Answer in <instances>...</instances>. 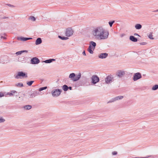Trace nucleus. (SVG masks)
<instances>
[{"mask_svg": "<svg viewBox=\"0 0 158 158\" xmlns=\"http://www.w3.org/2000/svg\"><path fill=\"white\" fill-rule=\"evenodd\" d=\"M104 29V28L102 27H99L95 29L92 32L93 35L96 38L98 39L100 35V34L102 33V31H103Z\"/></svg>", "mask_w": 158, "mask_h": 158, "instance_id": "f257e3e1", "label": "nucleus"}, {"mask_svg": "<svg viewBox=\"0 0 158 158\" xmlns=\"http://www.w3.org/2000/svg\"><path fill=\"white\" fill-rule=\"evenodd\" d=\"M100 34L98 39L100 40H105L108 38L109 33L108 31L104 29Z\"/></svg>", "mask_w": 158, "mask_h": 158, "instance_id": "f03ea898", "label": "nucleus"}, {"mask_svg": "<svg viewBox=\"0 0 158 158\" xmlns=\"http://www.w3.org/2000/svg\"><path fill=\"white\" fill-rule=\"evenodd\" d=\"M24 77H27V73L23 72V71L19 72L16 75H15V78L19 79H22Z\"/></svg>", "mask_w": 158, "mask_h": 158, "instance_id": "7ed1b4c3", "label": "nucleus"}, {"mask_svg": "<svg viewBox=\"0 0 158 158\" xmlns=\"http://www.w3.org/2000/svg\"><path fill=\"white\" fill-rule=\"evenodd\" d=\"M61 90L57 89H54L51 91V94L52 96L54 97H57L59 96L61 93Z\"/></svg>", "mask_w": 158, "mask_h": 158, "instance_id": "20e7f679", "label": "nucleus"}, {"mask_svg": "<svg viewBox=\"0 0 158 158\" xmlns=\"http://www.w3.org/2000/svg\"><path fill=\"white\" fill-rule=\"evenodd\" d=\"M123 98V96H119L114 98L110 99L109 101H108L107 103H112L115 102L119 100L122 99Z\"/></svg>", "mask_w": 158, "mask_h": 158, "instance_id": "39448f33", "label": "nucleus"}, {"mask_svg": "<svg viewBox=\"0 0 158 158\" xmlns=\"http://www.w3.org/2000/svg\"><path fill=\"white\" fill-rule=\"evenodd\" d=\"M114 80V77L112 75H110L106 77L105 81V82L107 84H108L112 82Z\"/></svg>", "mask_w": 158, "mask_h": 158, "instance_id": "423d86ee", "label": "nucleus"}, {"mask_svg": "<svg viewBox=\"0 0 158 158\" xmlns=\"http://www.w3.org/2000/svg\"><path fill=\"white\" fill-rule=\"evenodd\" d=\"M91 80L92 83L95 84L99 82V78L97 75H94L92 77Z\"/></svg>", "mask_w": 158, "mask_h": 158, "instance_id": "0eeeda50", "label": "nucleus"}, {"mask_svg": "<svg viewBox=\"0 0 158 158\" xmlns=\"http://www.w3.org/2000/svg\"><path fill=\"white\" fill-rule=\"evenodd\" d=\"M73 31L71 28H68L66 29L65 34L67 37H70L73 35Z\"/></svg>", "mask_w": 158, "mask_h": 158, "instance_id": "6e6552de", "label": "nucleus"}, {"mask_svg": "<svg viewBox=\"0 0 158 158\" xmlns=\"http://www.w3.org/2000/svg\"><path fill=\"white\" fill-rule=\"evenodd\" d=\"M142 77L141 74L139 73H135L133 77V80L135 81Z\"/></svg>", "mask_w": 158, "mask_h": 158, "instance_id": "1a4fd4ad", "label": "nucleus"}, {"mask_svg": "<svg viewBox=\"0 0 158 158\" xmlns=\"http://www.w3.org/2000/svg\"><path fill=\"white\" fill-rule=\"evenodd\" d=\"M125 74V72L124 71L119 70L116 72V75L119 77L121 78L123 77Z\"/></svg>", "mask_w": 158, "mask_h": 158, "instance_id": "9d476101", "label": "nucleus"}, {"mask_svg": "<svg viewBox=\"0 0 158 158\" xmlns=\"http://www.w3.org/2000/svg\"><path fill=\"white\" fill-rule=\"evenodd\" d=\"M31 61L32 64H38L40 61L38 58L35 57L31 59Z\"/></svg>", "mask_w": 158, "mask_h": 158, "instance_id": "9b49d317", "label": "nucleus"}, {"mask_svg": "<svg viewBox=\"0 0 158 158\" xmlns=\"http://www.w3.org/2000/svg\"><path fill=\"white\" fill-rule=\"evenodd\" d=\"M39 94V93L36 91H33L32 93L30 94L29 96L30 98H32Z\"/></svg>", "mask_w": 158, "mask_h": 158, "instance_id": "f8f14e48", "label": "nucleus"}, {"mask_svg": "<svg viewBox=\"0 0 158 158\" xmlns=\"http://www.w3.org/2000/svg\"><path fill=\"white\" fill-rule=\"evenodd\" d=\"M108 55V54L106 53H101L98 55V57L100 59H104L106 58Z\"/></svg>", "mask_w": 158, "mask_h": 158, "instance_id": "ddd939ff", "label": "nucleus"}, {"mask_svg": "<svg viewBox=\"0 0 158 158\" xmlns=\"http://www.w3.org/2000/svg\"><path fill=\"white\" fill-rule=\"evenodd\" d=\"M81 77V73H79L78 75H76L74 78L73 79V81H76L78 80Z\"/></svg>", "mask_w": 158, "mask_h": 158, "instance_id": "4468645a", "label": "nucleus"}, {"mask_svg": "<svg viewBox=\"0 0 158 158\" xmlns=\"http://www.w3.org/2000/svg\"><path fill=\"white\" fill-rule=\"evenodd\" d=\"M96 45V44L95 42L92 41L90 42L89 46H90L91 48H93V50L94 49Z\"/></svg>", "mask_w": 158, "mask_h": 158, "instance_id": "2eb2a0df", "label": "nucleus"}, {"mask_svg": "<svg viewBox=\"0 0 158 158\" xmlns=\"http://www.w3.org/2000/svg\"><path fill=\"white\" fill-rule=\"evenodd\" d=\"M129 39L132 42H136L137 41V39L134 36L131 35L130 36Z\"/></svg>", "mask_w": 158, "mask_h": 158, "instance_id": "dca6fc26", "label": "nucleus"}, {"mask_svg": "<svg viewBox=\"0 0 158 158\" xmlns=\"http://www.w3.org/2000/svg\"><path fill=\"white\" fill-rule=\"evenodd\" d=\"M42 42L41 39L40 38H38L36 40L35 44L36 45H38L41 44Z\"/></svg>", "mask_w": 158, "mask_h": 158, "instance_id": "f3484780", "label": "nucleus"}, {"mask_svg": "<svg viewBox=\"0 0 158 158\" xmlns=\"http://www.w3.org/2000/svg\"><path fill=\"white\" fill-rule=\"evenodd\" d=\"M55 60V59H49L45 61H43V62H45L46 63H50Z\"/></svg>", "mask_w": 158, "mask_h": 158, "instance_id": "a211bd4d", "label": "nucleus"}, {"mask_svg": "<svg viewBox=\"0 0 158 158\" xmlns=\"http://www.w3.org/2000/svg\"><path fill=\"white\" fill-rule=\"evenodd\" d=\"M17 39L19 40L25 41L27 40V38H25L23 37H18Z\"/></svg>", "mask_w": 158, "mask_h": 158, "instance_id": "6ab92c4d", "label": "nucleus"}, {"mask_svg": "<svg viewBox=\"0 0 158 158\" xmlns=\"http://www.w3.org/2000/svg\"><path fill=\"white\" fill-rule=\"evenodd\" d=\"M142 26L140 24H137L135 25V28L137 30L140 29L142 28Z\"/></svg>", "mask_w": 158, "mask_h": 158, "instance_id": "aec40b11", "label": "nucleus"}, {"mask_svg": "<svg viewBox=\"0 0 158 158\" xmlns=\"http://www.w3.org/2000/svg\"><path fill=\"white\" fill-rule=\"evenodd\" d=\"M75 77V74L74 73H70L69 76V78L71 79L73 81V79Z\"/></svg>", "mask_w": 158, "mask_h": 158, "instance_id": "412c9836", "label": "nucleus"}, {"mask_svg": "<svg viewBox=\"0 0 158 158\" xmlns=\"http://www.w3.org/2000/svg\"><path fill=\"white\" fill-rule=\"evenodd\" d=\"M32 108V106L30 105H26L23 107V108L25 110H29L31 109Z\"/></svg>", "mask_w": 158, "mask_h": 158, "instance_id": "4be33fe9", "label": "nucleus"}, {"mask_svg": "<svg viewBox=\"0 0 158 158\" xmlns=\"http://www.w3.org/2000/svg\"><path fill=\"white\" fill-rule=\"evenodd\" d=\"M10 93H8L6 95L9 96H13V94L17 93V92L15 90H11L10 91Z\"/></svg>", "mask_w": 158, "mask_h": 158, "instance_id": "5701e85b", "label": "nucleus"}, {"mask_svg": "<svg viewBox=\"0 0 158 158\" xmlns=\"http://www.w3.org/2000/svg\"><path fill=\"white\" fill-rule=\"evenodd\" d=\"M27 50H23L21 51H18V52H17L15 54L17 55H19L21 54L22 53L26 52V53L27 52Z\"/></svg>", "mask_w": 158, "mask_h": 158, "instance_id": "b1692460", "label": "nucleus"}, {"mask_svg": "<svg viewBox=\"0 0 158 158\" xmlns=\"http://www.w3.org/2000/svg\"><path fill=\"white\" fill-rule=\"evenodd\" d=\"M93 48H91L90 46H89V48L87 49L88 51L90 53L92 54L93 53Z\"/></svg>", "mask_w": 158, "mask_h": 158, "instance_id": "393cba45", "label": "nucleus"}, {"mask_svg": "<svg viewBox=\"0 0 158 158\" xmlns=\"http://www.w3.org/2000/svg\"><path fill=\"white\" fill-rule=\"evenodd\" d=\"M62 89L64 91H67L68 89V87L66 85H64L62 86Z\"/></svg>", "mask_w": 158, "mask_h": 158, "instance_id": "a878e982", "label": "nucleus"}, {"mask_svg": "<svg viewBox=\"0 0 158 158\" xmlns=\"http://www.w3.org/2000/svg\"><path fill=\"white\" fill-rule=\"evenodd\" d=\"M158 89V85H155L152 88V90H156Z\"/></svg>", "mask_w": 158, "mask_h": 158, "instance_id": "bb28decb", "label": "nucleus"}, {"mask_svg": "<svg viewBox=\"0 0 158 158\" xmlns=\"http://www.w3.org/2000/svg\"><path fill=\"white\" fill-rule=\"evenodd\" d=\"M58 37L59 38L63 40H66L69 39V38L67 37H62L60 35H59Z\"/></svg>", "mask_w": 158, "mask_h": 158, "instance_id": "cd10ccee", "label": "nucleus"}, {"mask_svg": "<svg viewBox=\"0 0 158 158\" xmlns=\"http://www.w3.org/2000/svg\"><path fill=\"white\" fill-rule=\"evenodd\" d=\"M15 86L16 87H23V85L22 83H19L15 85Z\"/></svg>", "mask_w": 158, "mask_h": 158, "instance_id": "c85d7f7f", "label": "nucleus"}, {"mask_svg": "<svg viewBox=\"0 0 158 158\" xmlns=\"http://www.w3.org/2000/svg\"><path fill=\"white\" fill-rule=\"evenodd\" d=\"M34 81H31L27 82V84L29 86H31L32 83L34 82Z\"/></svg>", "mask_w": 158, "mask_h": 158, "instance_id": "c756f323", "label": "nucleus"}, {"mask_svg": "<svg viewBox=\"0 0 158 158\" xmlns=\"http://www.w3.org/2000/svg\"><path fill=\"white\" fill-rule=\"evenodd\" d=\"M47 86H45V87H41L39 89V91H42L43 90L46 89H47Z\"/></svg>", "mask_w": 158, "mask_h": 158, "instance_id": "7c9ffc66", "label": "nucleus"}, {"mask_svg": "<svg viewBox=\"0 0 158 158\" xmlns=\"http://www.w3.org/2000/svg\"><path fill=\"white\" fill-rule=\"evenodd\" d=\"M29 19L31 20L34 21L35 20V18L34 16H31L29 18Z\"/></svg>", "mask_w": 158, "mask_h": 158, "instance_id": "2f4dec72", "label": "nucleus"}, {"mask_svg": "<svg viewBox=\"0 0 158 158\" xmlns=\"http://www.w3.org/2000/svg\"><path fill=\"white\" fill-rule=\"evenodd\" d=\"M115 22V21L113 20L111 21H110L109 22V25H110V27L112 26L113 24Z\"/></svg>", "mask_w": 158, "mask_h": 158, "instance_id": "473e14b6", "label": "nucleus"}, {"mask_svg": "<svg viewBox=\"0 0 158 158\" xmlns=\"http://www.w3.org/2000/svg\"><path fill=\"white\" fill-rule=\"evenodd\" d=\"M5 120L2 117H0V123H4Z\"/></svg>", "mask_w": 158, "mask_h": 158, "instance_id": "72a5a7b5", "label": "nucleus"}, {"mask_svg": "<svg viewBox=\"0 0 158 158\" xmlns=\"http://www.w3.org/2000/svg\"><path fill=\"white\" fill-rule=\"evenodd\" d=\"M153 36L152 35V34H150L148 36V37L150 39H152V40H153L154 39V38H153Z\"/></svg>", "mask_w": 158, "mask_h": 158, "instance_id": "f704fd0d", "label": "nucleus"}, {"mask_svg": "<svg viewBox=\"0 0 158 158\" xmlns=\"http://www.w3.org/2000/svg\"><path fill=\"white\" fill-rule=\"evenodd\" d=\"M3 39L6 40V37H3L2 35V34H0V40L2 39Z\"/></svg>", "mask_w": 158, "mask_h": 158, "instance_id": "c9c22d12", "label": "nucleus"}, {"mask_svg": "<svg viewBox=\"0 0 158 158\" xmlns=\"http://www.w3.org/2000/svg\"><path fill=\"white\" fill-rule=\"evenodd\" d=\"M4 94L2 92H0V98L4 96Z\"/></svg>", "mask_w": 158, "mask_h": 158, "instance_id": "e433bc0d", "label": "nucleus"}, {"mask_svg": "<svg viewBox=\"0 0 158 158\" xmlns=\"http://www.w3.org/2000/svg\"><path fill=\"white\" fill-rule=\"evenodd\" d=\"M6 5L11 7H15L14 6L9 4H7Z\"/></svg>", "mask_w": 158, "mask_h": 158, "instance_id": "4c0bfd02", "label": "nucleus"}, {"mask_svg": "<svg viewBox=\"0 0 158 158\" xmlns=\"http://www.w3.org/2000/svg\"><path fill=\"white\" fill-rule=\"evenodd\" d=\"M151 156V155H150V156H148L146 157H135V158H148V157H150Z\"/></svg>", "mask_w": 158, "mask_h": 158, "instance_id": "58836bf2", "label": "nucleus"}, {"mask_svg": "<svg viewBox=\"0 0 158 158\" xmlns=\"http://www.w3.org/2000/svg\"><path fill=\"white\" fill-rule=\"evenodd\" d=\"M112 154L113 155H116L117 154V152L115 151L113 152H112Z\"/></svg>", "mask_w": 158, "mask_h": 158, "instance_id": "ea45409f", "label": "nucleus"}, {"mask_svg": "<svg viewBox=\"0 0 158 158\" xmlns=\"http://www.w3.org/2000/svg\"><path fill=\"white\" fill-rule=\"evenodd\" d=\"M125 35L124 34H122L120 35V37H122L123 36H124Z\"/></svg>", "mask_w": 158, "mask_h": 158, "instance_id": "a19ab883", "label": "nucleus"}, {"mask_svg": "<svg viewBox=\"0 0 158 158\" xmlns=\"http://www.w3.org/2000/svg\"><path fill=\"white\" fill-rule=\"evenodd\" d=\"M82 54L84 56H86V54L85 52V51H84L82 52Z\"/></svg>", "mask_w": 158, "mask_h": 158, "instance_id": "79ce46f5", "label": "nucleus"}, {"mask_svg": "<svg viewBox=\"0 0 158 158\" xmlns=\"http://www.w3.org/2000/svg\"><path fill=\"white\" fill-rule=\"evenodd\" d=\"M8 18H9L8 17H6L4 16V17L2 18V19H7Z\"/></svg>", "mask_w": 158, "mask_h": 158, "instance_id": "37998d69", "label": "nucleus"}, {"mask_svg": "<svg viewBox=\"0 0 158 158\" xmlns=\"http://www.w3.org/2000/svg\"><path fill=\"white\" fill-rule=\"evenodd\" d=\"M134 35H135V36L138 35V36H140L137 33H135L134 34Z\"/></svg>", "mask_w": 158, "mask_h": 158, "instance_id": "c03bdc74", "label": "nucleus"}, {"mask_svg": "<svg viewBox=\"0 0 158 158\" xmlns=\"http://www.w3.org/2000/svg\"><path fill=\"white\" fill-rule=\"evenodd\" d=\"M140 44H141V45H145V42L141 43Z\"/></svg>", "mask_w": 158, "mask_h": 158, "instance_id": "a18cd8bd", "label": "nucleus"}, {"mask_svg": "<svg viewBox=\"0 0 158 158\" xmlns=\"http://www.w3.org/2000/svg\"><path fill=\"white\" fill-rule=\"evenodd\" d=\"M68 89H69L70 90H71L72 89V87L71 86L68 87Z\"/></svg>", "mask_w": 158, "mask_h": 158, "instance_id": "49530a36", "label": "nucleus"}, {"mask_svg": "<svg viewBox=\"0 0 158 158\" xmlns=\"http://www.w3.org/2000/svg\"><path fill=\"white\" fill-rule=\"evenodd\" d=\"M153 12H158V9L156 10H155L153 11Z\"/></svg>", "mask_w": 158, "mask_h": 158, "instance_id": "de8ad7c7", "label": "nucleus"}, {"mask_svg": "<svg viewBox=\"0 0 158 158\" xmlns=\"http://www.w3.org/2000/svg\"><path fill=\"white\" fill-rule=\"evenodd\" d=\"M27 40H29L32 39V38H27Z\"/></svg>", "mask_w": 158, "mask_h": 158, "instance_id": "09e8293b", "label": "nucleus"}, {"mask_svg": "<svg viewBox=\"0 0 158 158\" xmlns=\"http://www.w3.org/2000/svg\"><path fill=\"white\" fill-rule=\"evenodd\" d=\"M4 35H5V34H4Z\"/></svg>", "mask_w": 158, "mask_h": 158, "instance_id": "8fccbe9b", "label": "nucleus"}]
</instances>
